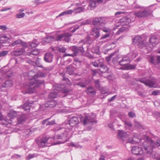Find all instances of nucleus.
<instances>
[{
  "mask_svg": "<svg viewBox=\"0 0 160 160\" xmlns=\"http://www.w3.org/2000/svg\"><path fill=\"white\" fill-rule=\"evenodd\" d=\"M25 13L23 12H20L19 13L17 14L16 15V17L17 18H21L25 16Z\"/></svg>",
  "mask_w": 160,
  "mask_h": 160,
  "instance_id": "nucleus-51",
  "label": "nucleus"
},
{
  "mask_svg": "<svg viewBox=\"0 0 160 160\" xmlns=\"http://www.w3.org/2000/svg\"><path fill=\"white\" fill-rule=\"evenodd\" d=\"M100 70L102 72H107L108 70V68L107 67L103 64L100 67Z\"/></svg>",
  "mask_w": 160,
  "mask_h": 160,
  "instance_id": "nucleus-31",
  "label": "nucleus"
},
{
  "mask_svg": "<svg viewBox=\"0 0 160 160\" xmlns=\"http://www.w3.org/2000/svg\"><path fill=\"white\" fill-rule=\"evenodd\" d=\"M149 42L152 46H155L159 42V40L156 36H153L150 38Z\"/></svg>",
  "mask_w": 160,
  "mask_h": 160,
  "instance_id": "nucleus-14",
  "label": "nucleus"
},
{
  "mask_svg": "<svg viewBox=\"0 0 160 160\" xmlns=\"http://www.w3.org/2000/svg\"><path fill=\"white\" fill-rule=\"evenodd\" d=\"M128 62H127V61H125L123 60V59H122L119 62V64L121 66H123V67H125L126 65Z\"/></svg>",
  "mask_w": 160,
  "mask_h": 160,
  "instance_id": "nucleus-49",
  "label": "nucleus"
},
{
  "mask_svg": "<svg viewBox=\"0 0 160 160\" xmlns=\"http://www.w3.org/2000/svg\"><path fill=\"white\" fill-rule=\"evenodd\" d=\"M97 61H99L98 62H97L98 64V65L100 67L103 64V60L102 59H98L97 60Z\"/></svg>",
  "mask_w": 160,
  "mask_h": 160,
  "instance_id": "nucleus-57",
  "label": "nucleus"
},
{
  "mask_svg": "<svg viewBox=\"0 0 160 160\" xmlns=\"http://www.w3.org/2000/svg\"><path fill=\"white\" fill-rule=\"evenodd\" d=\"M99 61H97V60H96L94 62H92V64L93 66L95 67H99L98 65V64L97 62H98Z\"/></svg>",
  "mask_w": 160,
  "mask_h": 160,
  "instance_id": "nucleus-59",
  "label": "nucleus"
},
{
  "mask_svg": "<svg viewBox=\"0 0 160 160\" xmlns=\"http://www.w3.org/2000/svg\"><path fill=\"white\" fill-rule=\"evenodd\" d=\"M64 39L63 41L69 42L71 40L70 37L72 36L70 32H65L63 33Z\"/></svg>",
  "mask_w": 160,
  "mask_h": 160,
  "instance_id": "nucleus-20",
  "label": "nucleus"
},
{
  "mask_svg": "<svg viewBox=\"0 0 160 160\" xmlns=\"http://www.w3.org/2000/svg\"><path fill=\"white\" fill-rule=\"evenodd\" d=\"M92 52L95 54L97 55H99L100 52L99 51V48L98 47H94L92 50Z\"/></svg>",
  "mask_w": 160,
  "mask_h": 160,
  "instance_id": "nucleus-40",
  "label": "nucleus"
},
{
  "mask_svg": "<svg viewBox=\"0 0 160 160\" xmlns=\"http://www.w3.org/2000/svg\"><path fill=\"white\" fill-rule=\"evenodd\" d=\"M95 116V114H92L90 115H85L83 118H82V116L80 118H81V121L82 122L83 125L85 126H88V125L90 127L89 129H90L93 125V123L97 122H96L94 120Z\"/></svg>",
  "mask_w": 160,
  "mask_h": 160,
  "instance_id": "nucleus-3",
  "label": "nucleus"
},
{
  "mask_svg": "<svg viewBox=\"0 0 160 160\" xmlns=\"http://www.w3.org/2000/svg\"><path fill=\"white\" fill-rule=\"evenodd\" d=\"M71 91V90L68 89H63L62 91L63 93H68L70 92Z\"/></svg>",
  "mask_w": 160,
  "mask_h": 160,
  "instance_id": "nucleus-62",
  "label": "nucleus"
},
{
  "mask_svg": "<svg viewBox=\"0 0 160 160\" xmlns=\"http://www.w3.org/2000/svg\"><path fill=\"white\" fill-rule=\"evenodd\" d=\"M18 113L19 112H17L12 110H11L9 113L8 116L10 118L12 119L18 116Z\"/></svg>",
  "mask_w": 160,
  "mask_h": 160,
  "instance_id": "nucleus-26",
  "label": "nucleus"
},
{
  "mask_svg": "<svg viewBox=\"0 0 160 160\" xmlns=\"http://www.w3.org/2000/svg\"><path fill=\"white\" fill-rule=\"evenodd\" d=\"M71 50L73 52V54L74 56L82 54L84 52L83 48L82 47L73 46L71 47Z\"/></svg>",
  "mask_w": 160,
  "mask_h": 160,
  "instance_id": "nucleus-7",
  "label": "nucleus"
},
{
  "mask_svg": "<svg viewBox=\"0 0 160 160\" xmlns=\"http://www.w3.org/2000/svg\"><path fill=\"white\" fill-rule=\"evenodd\" d=\"M8 53V51H7L3 50L0 51V57L6 55Z\"/></svg>",
  "mask_w": 160,
  "mask_h": 160,
  "instance_id": "nucleus-50",
  "label": "nucleus"
},
{
  "mask_svg": "<svg viewBox=\"0 0 160 160\" xmlns=\"http://www.w3.org/2000/svg\"><path fill=\"white\" fill-rule=\"evenodd\" d=\"M138 42L139 46L141 48L143 47L147 46V43H146L145 41H142V38L141 37L139 36H136L133 39V43L134 44Z\"/></svg>",
  "mask_w": 160,
  "mask_h": 160,
  "instance_id": "nucleus-8",
  "label": "nucleus"
},
{
  "mask_svg": "<svg viewBox=\"0 0 160 160\" xmlns=\"http://www.w3.org/2000/svg\"><path fill=\"white\" fill-rule=\"evenodd\" d=\"M40 59L38 58L36 60V61L35 62V64L36 66L38 67L43 68L42 65L41 64L40 61Z\"/></svg>",
  "mask_w": 160,
  "mask_h": 160,
  "instance_id": "nucleus-46",
  "label": "nucleus"
},
{
  "mask_svg": "<svg viewBox=\"0 0 160 160\" xmlns=\"http://www.w3.org/2000/svg\"><path fill=\"white\" fill-rule=\"evenodd\" d=\"M128 115L130 117L133 118L135 116V114L134 112H130L128 113Z\"/></svg>",
  "mask_w": 160,
  "mask_h": 160,
  "instance_id": "nucleus-58",
  "label": "nucleus"
},
{
  "mask_svg": "<svg viewBox=\"0 0 160 160\" xmlns=\"http://www.w3.org/2000/svg\"><path fill=\"white\" fill-rule=\"evenodd\" d=\"M26 118V115L25 114H23L18 118V122L19 123H21L22 122L24 121Z\"/></svg>",
  "mask_w": 160,
  "mask_h": 160,
  "instance_id": "nucleus-34",
  "label": "nucleus"
},
{
  "mask_svg": "<svg viewBox=\"0 0 160 160\" xmlns=\"http://www.w3.org/2000/svg\"><path fill=\"white\" fill-rule=\"evenodd\" d=\"M156 145L160 146V140H157L156 143H155L153 140L149 139L145 141L143 144L144 150L149 155H150L152 152V148H155Z\"/></svg>",
  "mask_w": 160,
  "mask_h": 160,
  "instance_id": "nucleus-2",
  "label": "nucleus"
},
{
  "mask_svg": "<svg viewBox=\"0 0 160 160\" xmlns=\"http://www.w3.org/2000/svg\"><path fill=\"white\" fill-rule=\"evenodd\" d=\"M124 123L125 124V127L126 128H129L132 127V124L131 123L128 121H125L124 122Z\"/></svg>",
  "mask_w": 160,
  "mask_h": 160,
  "instance_id": "nucleus-43",
  "label": "nucleus"
},
{
  "mask_svg": "<svg viewBox=\"0 0 160 160\" xmlns=\"http://www.w3.org/2000/svg\"><path fill=\"white\" fill-rule=\"evenodd\" d=\"M136 56V55L134 52H130L125 55L123 57L122 59L125 61L130 62L132 59L135 58Z\"/></svg>",
  "mask_w": 160,
  "mask_h": 160,
  "instance_id": "nucleus-11",
  "label": "nucleus"
},
{
  "mask_svg": "<svg viewBox=\"0 0 160 160\" xmlns=\"http://www.w3.org/2000/svg\"><path fill=\"white\" fill-rule=\"evenodd\" d=\"M12 85V80H8L6 81L4 83V85L3 86L4 87H10Z\"/></svg>",
  "mask_w": 160,
  "mask_h": 160,
  "instance_id": "nucleus-35",
  "label": "nucleus"
},
{
  "mask_svg": "<svg viewBox=\"0 0 160 160\" xmlns=\"http://www.w3.org/2000/svg\"><path fill=\"white\" fill-rule=\"evenodd\" d=\"M154 58L153 57H151L150 58V62L153 64H155L157 63L156 61L154 60Z\"/></svg>",
  "mask_w": 160,
  "mask_h": 160,
  "instance_id": "nucleus-56",
  "label": "nucleus"
},
{
  "mask_svg": "<svg viewBox=\"0 0 160 160\" xmlns=\"http://www.w3.org/2000/svg\"><path fill=\"white\" fill-rule=\"evenodd\" d=\"M122 77L123 78L126 79H128L129 78V76L128 74L127 73L123 74L122 75Z\"/></svg>",
  "mask_w": 160,
  "mask_h": 160,
  "instance_id": "nucleus-64",
  "label": "nucleus"
},
{
  "mask_svg": "<svg viewBox=\"0 0 160 160\" xmlns=\"http://www.w3.org/2000/svg\"><path fill=\"white\" fill-rule=\"evenodd\" d=\"M85 92L89 95L94 94L95 93L93 88L91 87L88 88L86 90Z\"/></svg>",
  "mask_w": 160,
  "mask_h": 160,
  "instance_id": "nucleus-33",
  "label": "nucleus"
},
{
  "mask_svg": "<svg viewBox=\"0 0 160 160\" xmlns=\"http://www.w3.org/2000/svg\"><path fill=\"white\" fill-rule=\"evenodd\" d=\"M136 67V65H131L130 64H127L125 66V67H121L119 69L122 70H130L134 69Z\"/></svg>",
  "mask_w": 160,
  "mask_h": 160,
  "instance_id": "nucleus-23",
  "label": "nucleus"
},
{
  "mask_svg": "<svg viewBox=\"0 0 160 160\" xmlns=\"http://www.w3.org/2000/svg\"><path fill=\"white\" fill-rule=\"evenodd\" d=\"M98 28L101 30L102 31L105 32L111 33V29L105 27H102L101 26H99Z\"/></svg>",
  "mask_w": 160,
  "mask_h": 160,
  "instance_id": "nucleus-32",
  "label": "nucleus"
},
{
  "mask_svg": "<svg viewBox=\"0 0 160 160\" xmlns=\"http://www.w3.org/2000/svg\"><path fill=\"white\" fill-rule=\"evenodd\" d=\"M87 80H85L84 81L78 82L77 84L78 85L80 86L82 88L85 87L87 84Z\"/></svg>",
  "mask_w": 160,
  "mask_h": 160,
  "instance_id": "nucleus-39",
  "label": "nucleus"
},
{
  "mask_svg": "<svg viewBox=\"0 0 160 160\" xmlns=\"http://www.w3.org/2000/svg\"><path fill=\"white\" fill-rule=\"evenodd\" d=\"M55 120H53L51 121H49L46 124V125H53L55 124Z\"/></svg>",
  "mask_w": 160,
  "mask_h": 160,
  "instance_id": "nucleus-60",
  "label": "nucleus"
},
{
  "mask_svg": "<svg viewBox=\"0 0 160 160\" xmlns=\"http://www.w3.org/2000/svg\"><path fill=\"white\" fill-rule=\"evenodd\" d=\"M90 40V37L89 36H87L86 38L84 40L81 41L80 42V43H89L90 42L89 41Z\"/></svg>",
  "mask_w": 160,
  "mask_h": 160,
  "instance_id": "nucleus-41",
  "label": "nucleus"
},
{
  "mask_svg": "<svg viewBox=\"0 0 160 160\" xmlns=\"http://www.w3.org/2000/svg\"><path fill=\"white\" fill-rule=\"evenodd\" d=\"M67 72L69 74L71 75L73 73V71L72 68H67Z\"/></svg>",
  "mask_w": 160,
  "mask_h": 160,
  "instance_id": "nucleus-55",
  "label": "nucleus"
},
{
  "mask_svg": "<svg viewBox=\"0 0 160 160\" xmlns=\"http://www.w3.org/2000/svg\"><path fill=\"white\" fill-rule=\"evenodd\" d=\"M127 135L126 133L122 131L119 130L117 134V137L118 139H122L124 140L127 137Z\"/></svg>",
  "mask_w": 160,
  "mask_h": 160,
  "instance_id": "nucleus-19",
  "label": "nucleus"
},
{
  "mask_svg": "<svg viewBox=\"0 0 160 160\" xmlns=\"http://www.w3.org/2000/svg\"><path fill=\"white\" fill-rule=\"evenodd\" d=\"M66 49L64 48H60L59 49V51L60 52H62L63 53L65 52Z\"/></svg>",
  "mask_w": 160,
  "mask_h": 160,
  "instance_id": "nucleus-61",
  "label": "nucleus"
},
{
  "mask_svg": "<svg viewBox=\"0 0 160 160\" xmlns=\"http://www.w3.org/2000/svg\"><path fill=\"white\" fill-rule=\"evenodd\" d=\"M99 26L94 28L91 32V35L94 36L95 38H98L100 36V34L99 30Z\"/></svg>",
  "mask_w": 160,
  "mask_h": 160,
  "instance_id": "nucleus-13",
  "label": "nucleus"
},
{
  "mask_svg": "<svg viewBox=\"0 0 160 160\" xmlns=\"http://www.w3.org/2000/svg\"><path fill=\"white\" fill-rule=\"evenodd\" d=\"M94 82L96 88L98 89H99L100 88L99 81L98 80H96L94 81Z\"/></svg>",
  "mask_w": 160,
  "mask_h": 160,
  "instance_id": "nucleus-54",
  "label": "nucleus"
},
{
  "mask_svg": "<svg viewBox=\"0 0 160 160\" xmlns=\"http://www.w3.org/2000/svg\"><path fill=\"white\" fill-rule=\"evenodd\" d=\"M78 120L76 117H72L69 120V125L71 127H73L78 123Z\"/></svg>",
  "mask_w": 160,
  "mask_h": 160,
  "instance_id": "nucleus-15",
  "label": "nucleus"
},
{
  "mask_svg": "<svg viewBox=\"0 0 160 160\" xmlns=\"http://www.w3.org/2000/svg\"><path fill=\"white\" fill-rule=\"evenodd\" d=\"M46 76V74L42 72H39L34 76L30 79L29 85L25 87L26 91L24 93H33L36 88L44 83V80L38 79V78L45 77Z\"/></svg>",
  "mask_w": 160,
  "mask_h": 160,
  "instance_id": "nucleus-1",
  "label": "nucleus"
},
{
  "mask_svg": "<svg viewBox=\"0 0 160 160\" xmlns=\"http://www.w3.org/2000/svg\"><path fill=\"white\" fill-rule=\"evenodd\" d=\"M64 37L63 33L58 35L55 39L57 41H61L63 40Z\"/></svg>",
  "mask_w": 160,
  "mask_h": 160,
  "instance_id": "nucleus-45",
  "label": "nucleus"
},
{
  "mask_svg": "<svg viewBox=\"0 0 160 160\" xmlns=\"http://www.w3.org/2000/svg\"><path fill=\"white\" fill-rule=\"evenodd\" d=\"M73 12V11L71 10H69L67 11H64L60 14L58 15V17H61L64 15H71Z\"/></svg>",
  "mask_w": 160,
  "mask_h": 160,
  "instance_id": "nucleus-30",
  "label": "nucleus"
},
{
  "mask_svg": "<svg viewBox=\"0 0 160 160\" xmlns=\"http://www.w3.org/2000/svg\"><path fill=\"white\" fill-rule=\"evenodd\" d=\"M53 55L51 53H46L44 57V60L47 62H51L52 61Z\"/></svg>",
  "mask_w": 160,
  "mask_h": 160,
  "instance_id": "nucleus-16",
  "label": "nucleus"
},
{
  "mask_svg": "<svg viewBox=\"0 0 160 160\" xmlns=\"http://www.w3.org/2000/svg\"><path fill=\"white\" fill-rule=\"evenodd\" d=\"M29 43H30V42H22V43H21L20 45H22V46L23 48H27V47H28L29 48Z\"/></svg>",
  "mask_w": 160,
  "mask_h": 160,
  "instance_id": "nucleus-48",
  "label": "nucleus"
},
{
  "mask_svg": "<svg viewBox=\"0 0 160 160\" xmlns=\"http://www.w3.org/2000/svg\"><path fill=\"white\" fill-rule=\"evenodd\" d=\"M30 43L29 44V48H34L37 46L39 44L38 42L37 41V40L35 39L31 42H29Z\"/></svg>",
  "mask_w": 160,
  "mask_h": 160,
  "instance_id": "nucleus-29",
  "label": "nucleus"
},
{
  "mask_svg": "<svg viewBox=\"0 0 160 160\" xmlns=\"http://www.w3.org/2000/svg\"><path fill=\"white\" fill-rule=\"evenodd\" d=\"M0 29L4 31L7 29V28L6 25H1L0 26Z\"/></svg>",
  "mask_w": 160,
  "mask_h": 160,
  "instance_id": "nucleus-63",
  "label": "nucleus"
},
{
  "mask_svg": "<svg viewBox=\"0 0 160 160\" xmlns=\"http://www.w3.org/2000/svg\"><path fill=\"white\" fill-rule=\"evenodd\" d=\"M22 43V41L20 39H18L13 42L11 44L12 46L14 47L17 45H20Z\"/></svg>",
  "mask_w": 160,
  "mask_h": 160,
  "instance_id": "nucleus-37",
  "label": "nucleus"
},
{
  "mask_svg": "<svg viewBox=\"0 0 160 160\" xmlns=\"http://www.w3.org/2000/svg\"><path fill=\"white\" fill-rule=\"evenodd\" d=\"M9 38L6 35H3L0 36V42L1 43H7L9 42Z\"/></svg>",
  "mask_w": 160,
  "mask_h": 160,
  "instance_id": "nucleus-22",
  "label": "nucleus"
},
{
  "mask_svg": "<svg viewBox=\"0 0 160 160\" xmlns=\"http://www.w3.org/2000/svg\"><path fill=\"white\" fill-rule=\"evenodd\" d=\"M24 52L25 50L24 49L22 48L19 50L15 51L12 52V53L13 55L18 56L22 54Z\"/></svg>",
  "mask_w": 160,
  "mask_h": 160,
  "instance_id": "nucleus-24",
  "label": "nucleus"
},
{
  "mask_svg": "<svg viewBox=\"0 0 160 160\" xmlns=\"http://www.w3.org/2000/svg\"><path fill=\"white\" fill-rule=\"evenodd\" d=\"M49 100H51V101H48L47 102V104H48V106H47L46 104V107H54L56 108L61 107H59V105L57 104H55V102H54V100H50V99H49Z\"/></svg>",
  "mask_w": 160,
  "mask_h": 160,
  "instance_id": "nucleus-21",
  "label": "nucleus"
},
{
  "mask_svg": "<svg viewBox=\"0 0 160 160\" xmlns=\"http://www.w3.org/2000/svg\"><path fill=\"white\" fill-rule=\"evenodd\" d=\"M151 13V10L144 9L143 10L135 12L134 14L136 16L139 18H145L148 17Z\"/></svg>",
  "mask_w": 160,
  "mask_h": 160,
  "instance_id": "nucleus-5",
  "label": "nucleus"
},
{
  "mask_svg": "<svg viewBox=\"0 0 160 160\" xmlns=\"http://www.w3.org/2000/svg\"><path fill=\"white\" fill-rule=\"evenodd\" d=\"M109 19V18L106 17L95 18L93 20L92 23L94 25H98V26H101V24L108 21Z\"/></svg>",
  "mask_w": 160,
  "mask_h": 160,
  "instance_id": "nucleus-6",
  "label": "nucleus"
},
{
  "mask_svg": "<svg viewBox=\"0 0 160 160\" xmlns=\"http://www.w3.org/2000/svg\"><path fill=\"white\" fill-rule=\"evenodd\" d=\"M58 92L57 90L54 89L53 92H51L49 95L48 99L51 100L57 98Z\"/></svg>",
  "mask_w": 160,
  "mask_h": 160,
  "instance_id": "nucleus-18",
  "label": "nucleus"
},
{
  "mask_svg": "<svg viewBox=\"0 0 160 160\" xmlns=\"http://www.w3.org/2000/svg\"><path fill=\"white\" fill-rule=\"evenodd\" d=\"M96 6V2L94 1L91 0L90 1L88 6L91 8L90 9H92V8H95Z\"/></svg>",
  "mask_w": 160,
  "mask_h": 160,
  "instance_id": "nucleus-44",
  "label": "nucleus"
},
{
  "mask_svg": "<svg viewBox=\"0 0 160 160\" xmlns=\"http://www.w3.org/2000/svg\"><path fill=\"white\" fill-rule=\"evenodd\" d=\"M65 131V130H64ZM68 136V132H64L61 134H58L54 137L53 138L54 140L57 139H62L63 141H59L57 142H54L52 144V145H56L59 144L61 143H63L66 142L68 140L67 139V137Z\"/></svg>",
  "mask_w": 160,
  "mask_h": 160,
  "instance_id": "nucleus-4",
  "label": "nucleus"
},
{
  "mask_svg": "<svg viewBox=\"0 0 160 160\" xmlns=\"http://www.w3.org/2000/svg\"><path fill=\"white\" fill-rule=\"evenodd\" d=\"M132 152L133 154L137 155H142L144 153L142 148L138 146L132 147Z\"/></svg>",
  "mask_w": 160,
  "mask_h": 160,
  "instance_id": "nucleus-9",
  "label": "nucleus"
},
{
  "mask_svg": "<svg viewBox=\"0 0 160 160\" xmlns=\"http://www.w3.org/2000/svg\"><path fill=\"white\" fill-rule=\"evenodd\" d=\"M84 10V8L82 7L75 8L74 9L72 10L73 12L75 13H78L80 12H83Z\"/></svg>",
  "mask_w": 160,
  "mask_h": 160,
  "instance_id": "nucleus-28",
  "label": "nucleus"
},
{
  "mask_svg": "<svg viewBox=\"0 0 160 160\" xmlns=\"http://www.w3.org/2000/svg\"><path fill=\"white\" fill-rule=\"evenodd\" d=\"M54 39V38L51 36H48L44 38V40L45 41L48 43L50 42L52 40H53Z\"/></svg>",
  "mask_w": 160,
  "mask_h": 160,
  "instance_id": "nucleus-42",
  "label": "nucleus"
},
{
  "mask_svg": "<svg viewBox=\"0 0 160 160\" xmlns=\"http://www.w3.org/2000/svg\"><path fill=\"white\" fill-rule=\"evenodd\" d=\"M139 81L141 83H144L145 85L150 87H154L155 85V82L153 81L146 80L145 78H143L139 80Z\"/></svg>",
  "mask_w": 160,
  "mask_h": 160,
  "instance_id": "nucleus-10",
  "label": "nucleus"
},
{
  "mask_svg": "<svg viewBox=\"0 0 160 160\" xmlns=\"http://www.w3.org/2000/svg\"><path fill=\"white\" fill-rule=\"evenodd\" d=\"M49 138L44 137L41 139L37 142V144L39 147H44L47 145V143L48 140Z\"/></svg>",
  "mask_w": 160,
  "mask_h": 160,
  "instance_id": "nucleus-12",
  "label": "nucleus"
},
{
  "mask_svg": "<svg viewBox=\"0 0 160 160\" xmlns=\"http://www.w3.org/2000/svg\"><path fill=\"white\" fill-rule=\"evenodd\" d=\"M39 52L37 49H34L30 52H28V55L31 56V55H37L38 54Z\"/></svg>",
  "mask_w": 160,
  "mask_h": 160,
  "instance_id": "nucleus-38",
  "label": "nucleus"
},
{
  "mask_svg": "<svg viewBox=\"0 0 160 160\" xmlns=\"http://www.w3.org/2000/svg\"><path fill=\"white\" fill-rule=\"evenodd\" d=\"M31 104L29 103L28 101H26L25 103L23 105L22 108L25 111H29L30 110L31 107Z\"/></svg>",
  "mask_w": 160,
  "mask_h": 160,
  "instance_id": "nucleus-27",
  "label": "nucleus"
},
{
  "mask_svg": "<svg viewBox=\"0 0 160 160\" xmlns=\"http://www.w3.org/2000/svg\"><path fill=\"white\" fill-rule=\"evenodd\" d=\"M38 156V154L36 153L29 154L26 158L27 160H29L30 159L34 158L37 157Z\"/></svg>",
  "mask_w": 160,
  "mask_h": 160,
  "instance_id": "nucleus-36",
  "label": "nucleus"
},
{
  "mask_svg": "<svg viewBox=\"0 0 160 160\" xmlns=\"http://www.w3.org/2000/svg\"><path fill=\"white\" fill-rule=\"evenodd\" d=\"M130 19L128 17H123L120 20V22L122 25H124L129 24L131 22Z\"/></svg>",
  "mask_w": 160,
  "mask_h": 160,
  "instance_id": "nucleus-17",
  "label": "nucleus"
},
{
  "mask_svg": "<svg viewBox=\"0 0 160 160\" xmlns=\"http://www.w3.org/2000/svg\"><path fill=\"white\" fill-rule=\"evenodd\" d=\"M132 7L134 8H143V7L137 4L136 3L134 2L132 5Z\"/></svg>",
  "mask_w": 160,
  "mask_h": 160,
  "instance_id": "nucleus-52",
  "label": "nucleus"
},
{
  "mask_svg": "<svg viewBox=\"0 0 160 160\" xmlns=\"http://www.w3.org/2000/svg\"><path fill=\"white\" fill-rule=\"evenodd\" d=\"M140 141V140L139 138L135 137L133 136V137L132 138H129L128 142L130 143H134L135 142H139Z\"/></svg>",
  "mask_w": 160,
  "mask_h": 160,
  "instance_id": "nucleus-25",
  "label": "nucleus"
},
{
  "mask_svg": "<svg viewBox=\"0 0 160 160\" xmlns=\"http://www.w3.org/2000/svg\"><path fill=\"white\" fill-rule=\"evenodd\" d=\"M111 33H107L102 36L100 40L108 38L110 36Z\"/></svg>",
  "mask_w": 160,
  "mask_h": 160,
  "instance_id": "nucleus-53",
  "label": "nucleus"
},
{
  "mask_svg": "<svg viewBox=\"0 0 160 160\" xmlns=\"http://www.w3.org/2000/svg\"><path fill=\"white\" fill-rule=\"evenodd\" d=\"M82 24H80V25H77L75 26L74 27L73 29L72 30H71V29L72 28H71L70 30H71V32L72 33H74L79 28L80 26Z\"/></svg>",
  "mask_w": 160,
  "mask_h": 160,
  "instance_id": "nucleus-47",
  "label": "nucleus"
}]
</instances>
